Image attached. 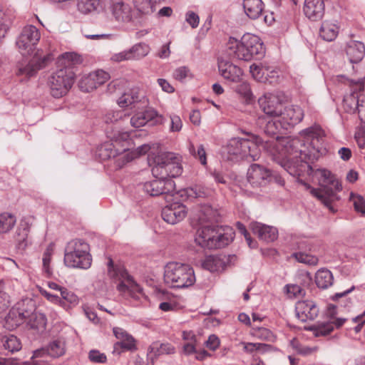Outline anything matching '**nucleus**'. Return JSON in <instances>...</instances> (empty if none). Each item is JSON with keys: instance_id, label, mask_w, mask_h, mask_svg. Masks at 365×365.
I'll use <instances>...</instances> for the list:
<instances>
[{"instance_id": "f257e3e1", "label": "nucleus", "mask_w": 365, "mask_h": 365, "mask_svg": "<svg viewBox=\"0 0 365 365\" xmlns=\"http://www.w3.org/2000/svg\"><path fill=\"white\" fill-rule=\"evenodd\" d=\"M257 124L273 140H263V146L269 149L274 145L279 150L282 159L279 164L292 176H301L310 168V163L317 160L323 153L324 132L319 125H314L301 130L299 138L283 140L277 145L282 130H287L282 120L277 118L267 120L263 115L258 117Z\"/></svg>"}, {"instance_id": "f03ea898", "label": "nucleus", "mask_w": 365, "mask_h": 365, "mask_svg": "<svg viewBox=\"0 0 365 365\" xmlns=\"http://www.w3.org/2000/svg\"><path fill=\"white\" fill-rule=\"evenodd\" d=\"M260 146H263V141L257 135H252L248 138H234L223 147L222 157L231 162L255 161L259 158Z\"/></svg>"}, {"instance_id": "7ed1b4c3", "label": "nucleus", "mask_w": 365, "mask_h": 365, "mask_svg": "<svg viewBox=\"0 0 365 365\" xmlns=\"http://www.w3.org/2000/svg\"><path fill=\"white\" fill-rule=\"evenodd\" d=\"M40 32L33 25L24 26V53L31 56L28 63L24 66V75L29 77L34 76L38 71L45 68L51 61V56L43 53L36 46L40 40Z\"/></svg>"}, {"instance_id": "20e7f679", "label": "nucleus", "mask_w": 365, "mask_h": 365, "mask_svg": "<svg viewBox=\"0 0 365 365\" xmlns=\"http://www.w3.org/2000/svg\"><path fill=\"white\" fill-rule=\"evenodd\" d=\"M108 267L109 276L120 281L117 289L123 297L131 300L134 306L143 304L147 300L142 287L123 267L115 268L111 259L108 262Z\"/></svg>"}, {"instance_id": "39448f33", "label": "nucleus", "mask_w": 365, "mask_h": 365, "mask_svg": "<svg viewBox=\"0 0 365 365\" xmlns=\"http://www.w3.org/2000/svg\"><path fill=\"white\" fill-rule=\"evenodd\" d=\"M62 60L68 61V65L54 72L48 81L51 94L56 98L65 96L72 87L74 74L68 66L79 63L81 58L75 53L68 52L62 54Z\"/></svg>"}, {"instance_id": "423d86ee", "label": "nucleus", "mask_w": 365, "mask_h": 365, "mask_svg": "<svg viewBox=\"0 0 365 365\" xmlns=\"http://www.w3.org/2000/svg\"><path fill=\"white\" fill-rule=\"evenodd\" d=\"M227 53L230 57L248 61L255 57L263 56L264 48L257 36L245 34L240 41L235 38L229 40Z\"/></svg>"}, {"instance_id": "0eeeda50", "label": "nucleus", "mask_w": 365, "mask_h": 365, "mask_svg": "<svg viewBox=\"0 0 365 365\" xmlns=\"http://www.w3.org/2000/svg\"><path fill=\"white\" fill-rule=\"evenodd\" d=\"M234 237L235 231L230 226L202 225L195 240L200 247L212 250L228 245Z\"/></svg>"}, {"instance_id": "6e6552de", "label": "nucleus", "mask_w": 365, "mask_h": 365, "mask_svg": "<svg viewBox=\"0 0 365 365\" xmlns=\"http://www.w3.org/2000/svg\"><path fill=\"white\" fill-rule=\"evenodd\" d=\"M319 184L322 189L312 187L305 181L297 178V182L310 190L311 194L319 200L326 207L332 210L331 201L336 192L342 189L336 178L331 171L327 169H318L316 172ZM299 178V176H297Z\"/></svg>"}, {"instance_id": "1a4fd4ad", "label": "nucleus", "mask_w": 365, "mask_h": 365, "mask_svg": "<svg viewBox=\"0 0 365 365\" xmlns=\"http://www.w3.org/2000/svg\"><path fill=\"white\" fill-rule=\"evenodd\" d=\"M64 264L70 268L88 269L92 263L90 246L83 239L69 241L64 250Z\"/></svg>"}, {"instance_id": "9d476101", "label": "nucleus", "mask_w": 365, "mask_h": 365, "mask_svg": "<svg viewBox=\"0 0 365 365\" xmlns=\"http://www.w3.org/2000/svg\"><path fill=\"white\" fill-rule=\"evenodd\" d=\"M195 280L193 268L187 264L171 262L165 267L164 281L170 287L187 288L192 286Z\"/></svg>"}, {"instance_id": "9b49d317", "label": "nucleus", "mask_w": 365, "mask_h": 365, "mask_svg": "<svg viewBox=\"0 0 365 365\" xmlns=\"http://www.w3.org/2000/svg\"><path fill=\"white\" fill-rule=\"evenodd\" d=\"M182 173L180 155L171 152H165L155 158V165L152 168V174L154 178L173 180L181 175Z\"/></svg>"}, {"instance_id": "f8f14e48", "label": "nucleus", "mask_w": 365, "mask_h": 365, "mask_svg": "<svg viewBox=\"0 0 365 365\" xmlns=\"http://www.w3.org/2000/svg\"><path fill=\"white\" fill-rule=\"evenodd\" d=\"M285 96L282 92L266 93L258 99V104L263 113L269 118H279L282 114Z\"/></svg>"}, {"instance_id": "ddd939ff", "label": "nucleus", "mask_w": 365, "mask_h": 365, "mask_svg": "<svg viewBox=\"0 0 365 365\" xmlns=\"http://www.w3.org/2000/svg\"><path fill=\"white\" fill-rule=\"evenodd\" d=\"M143 189L150 196L173 195L175 190V184L171 179L155 178V179L145 182Z\"/></svg>"}, {"instance_id": "4468645a", "label": "nucleus", "mask_w": 365, "mask_h": 365, "mask_svg": "<svg viewBox=\"0 0 365 365\" xmlns=\"http://www.w3.org/2000/svg\"><path fill=\"white\" fill-rule=\"evenodd\" d=\"M248 182L253 187H259L266 185L272 178V173L269 169L264 165L254 163L252 164L247 173Z\"/></svg>"}, {"instance_id": "2eb2a0df", "label": "nucleus", "mask_w": 365, "mask_h": 365, "mask_svg": "<svg viewBox=\"0 0 365 365\" xmlns=\"http://www.w3.org/2000/svg\"><path fill=\"white\" fill-rule=\"evenodd\" d=\"M24 323L34 339L42 336L46 329V316L40 312L34 311L27 317L24 314Z\"/></svg>"}, {"instance_id": "dca6fc26", "label": "nucleus", "mask_w": 365, "mask_h": 365, "mask_svg": "<svg viewBox=\"0 0 365 365\" xmlns=\"http://www.w3.org/2000/svg\"><path fill=\"white\" fill-rule=\"evenodd\" d=\"M130 125L135 128H140L146 125H155L161 124L163 122V117L158 112L148 108L145 110L135 113L130 120Z\"/></svg>"}, {"instance_id": "f3484780", "label": "nucleus", "mask_w": 365, "mask_h": 365, "mask_svg": "<svg viewBox=\"0 0 365 365\" xmlns=\"http://www.w3.org/2000/svg\"><path fill=\"white\" fill-rule=\"evenodd\" d=\"M110 78L108 73L98 70L82 77L79 87L84 92H90L105 83Z\"/></svg>"}, {"instance_id": "a211bd4d", "label": "nucleus", "mask_w": 365, "mask_h": 365, "mask_svg": "<svg viewBox=\"0 0 365 365\" xmlns=\"http://www.w3.org/2000/svg\"><path fill=\"white\" fill-rule=\"evenodd\" d=\"M187 212L186 207L183 204L174 202L163 207L161 215L166 222L175 225L182 221Z\"/></svg>"}, {"instance_id": "6ab92c4d", "label": "nucleus", "mask_w": 365, "mask_h": 365, "mask_svg": "<svg viewBox=\"0 0 365 365\" xmlns=\"http://www.w3.org/2000/svg\"><path fill=\"white\" fill-rule=\"evenodd\" d=\"M295 312L297 318L303 322L314 320L319 314V309L312 300H300L295 304Z\"/></svg>"}, {"instance_id": "aec40b11", "label": "nucleus", "mask_w": 365, "mask_h": 365, "mask_svg": "<svg viewBox=\"0 0 365 365\" xmlns=\"http://www.w3.org/2000/svg\"><path fill=\"white\" fill-rule=\"evenodd\" d=\"M279 118H280L282 123L288 130L302 120L304 118V111L298 106H284L282 114H280Z\"/></svg>"}, {"instance_id": "412c9836", "label": "nucleus", "mask_w": 365, "mask_h": 365, "mask_svg": "<svg viewBox=\"0 0 365 365\" xmlns=\"http://www.w3.org/2000/svg\"><path fill=\"white\" fill-rule=\"evenodd\" d=\"M346 53L349 62L352 64L354 72H357V66L364 57L365 46L364 44L358 41H350L346 43Z\"/></svg>"}, {"instance_id": "4be33fe9", "label": "nucleus", "mask_w": 365, "mask_h": 365, "mask_svg": "<svg viewBox=\"0 0 365 365\" xmlns=\"http://www.w3.org/2000/svg\"><path fill=\"white\" fill-rule=\"evenodd\" d=\"M110 9L113 17L118 22L128 23L133 19V9L130 5L123 0L113 1Z\"/></svg>"}, {"instance_id": "5701e85b", "label": "nucleus", "mask_w": 365, "mask_h": 365, "mask_svg": "<svg viewBox=\"0 0 365 365\" xmlns=\"http://www.w3.org/2000/svg\"><path fill=\"white\" fill-rule=\"evenodd\" d=\"M303 11L310 21H317L321 20L325 11L324 0H305Z\"/></svg>"}, {"instance_id": "b1692460", "label": "nucleus", "mask_w": 365, "mask_h": 365, "mask_svg": "<svg viewBox=\"0 0 365 365\" xmlns=\"http://www.w3.org/2000/svg\"><path fill=\"white\" fill-rule=\"evenodd\" d=\"M218 69L225 79L232 82H239L242 75V71L240 67L223 59L218 60Z\"/></svg>"}, {"instance_id": "393cba45", "label": "nucleus", "mask_w": 365, "mask_h": 365, "mask_svg": "<svg viewBox=\"0 0 365 365\" xmlns=\"http://www.w3.org/2000/svg\"><path fill=\"white\" fill-rule=\"evenodd\" d=\"M250 228L253 233L258 236L259 240L264 242H273L278 237V230L274 227L253 222L250 224Z\"/></svg>"}, {"instance_id": "a878e982", "label": "nucleus", "mask_w": 365, "mask_h": 365, "mask_svg": "<svg viewBox=\"0 0 365 365\" xmlns=\"http://www.w3.org/2000/svg\"><path fill=\"white\" fill-rule=\"evenodd\" d=\"M340 27V24L337 20L326 19L322 21L319 28V36L326 41H333L339 35Z\"/></svg>"}, {"instance_id": "bb28decb", "label": "nucleus", "mask_w": 365, "mask_h": 365, "mask_svg": "<svg viewBox=\"0 0 365 365\" xmlns=\"http://www.w3.org/2000/svg\"><path fill=\"white\" fill-rule=\"evenodd\" d=\"M23 324V309L19 303L13 307L5 319V327L13 330Z\"/></svg>"}, {"instance_id": "cd10ccee", "label": "nucleus", "mask_w": 365, "mask_h": 365, "mask_svg": "<svg viewBox=\"0 0 365 365\" xmlns=\"http://www.w3.org/2000/svg\"><path fill=\"white\" fill-rule=\"evenodd\" d=\"M197 220L202 225L206 222H217L219 213L209 205H203L196 209Z\"/></svg>"}, {"instance_id": "c85d7f7f", "label": "nucleus", "mask_w": 365, "mask_h": 365, "mask_svg": "<svg viewBox=\"0 0 365 365\" xmlns=\"http://www.w3.org/2000/svg\"><path fill=\"white\" fill-rule=\"evenodd\" d=\"M175 348L168 343L153 342L148 348L147 356L157 359L163 354H170L174 353Z\"/></svg>"}, {"instance_id": "c756f323", "label": "nucleus", "mask_w": 365, "mask_h": 365, "mask_svg": "<svg viewBox=\"0 0 365 365\" xmlns=\"http://www.w3.org/2000/svg\"><path fill=\"white\" fill-rule=\"evenodd\" d=\"M243 8L249 18L257 19L262 14L263 3L262 0H244Z\"/></svg>"}, {"instance_id": "7c9ffc66", "label": "nucleus", "mask_w": 365, "mask_h": 365, "mask_svg": "<svg viewBox=\"0 0 365 365\" xmlns=\"http://www.w3.org/2000/svg\"><path fill=\"white\" fill-rule=\"evenodd\" d=\"M137 158V154L130 150L128 148H118V154L114 157V164L116 169H120L126 163L132 161L133 159Z\"/></svg>"}, {"instance_id": "2f4dec72", "label": "nucleus", "mask_w": 365, "mask_h": 365, "mask_svg": "<svg viewBox=\"0 0 365 365\" xmlns=\"http://www.w3.org/2000/svg\"><path fill=\"white\" fill-rule=\"evenodd\" d=\"M202 267L210 272H221L225 269L226 263L220 256L210 255L203 261Z\"/></svg>"}, {"instance_id": "473e14b6", "label": "nucleus", "mask_w": 365, "mask_h": 365, "mask_svg": "<svg viewBox=\"0 0 365 365\" xmlns=\"http://www.w3.org/2000/svg\"><path fill=\"white\" fill-rule=\"evenodd\" d=\"M208 191L205 187L198 185L184 188L180 191V196L189 200L205 197Z\"/></svg>"}, {"instance_id": "72a5a7b5", "label": "nucleus", "mask_w": 365, "mask_h": 365, "mask_svg": "<svg viewBox=\"0 0 365 365\" xmlns=\"http://www.w3.org/2000/svg\"><path fill=\"white\" fill-rule=\"evenodd\" d=\"M118 150L115 145L110 140V142H105L101 144L96 150V155L102 160L114 158L118 154Z\"/></svg>"}, {"instance_id": "f704fd0d", "label": "nucleus", "mask_w": 365, "mask_h": 365, "mask_svg": "<svg viewBox=\"0 0 365 365\" xmlns=\"http://www.w3.org/2000/svg\"><path fill=\"white\" fill-rule=\"evenodd\" d=\"M334 277L332 273L327 269H320L315 274V282L317 286L321 289H327L332 285Z\"/></svg>"}, {"instance_id": "c9c22d12", "label": "nucleus", "mask_w": 365, "mask_h": 365, "mask_svg": "<svg viewBox=\"0 0 365 365\" xmlns=\"http://www.w3.org/2000/svg\"><path fill=\"white\" fill-rule=\"evenodd\" d=\"M101 0H78L77 10L82 14L87 15L99 11Z\"/></svg>"}, {"instance_id": "e433bc0d", "label": "nucleus", "mask_w": 365, "mask_h": 365, "mask_svg": "<svg viewBox=\"0 0 365 365\" xmlns=\"http://www.w3.org/2000/svg\"><path fill=\"white\" fill-rule=\"evenodd\" d=\"M107 137L115 145L116 148L120 145H121L120 148H128L126 145L130 140V133L128 131L113 130L110 133L107 132Z\"/></svg>"}, {"instance_id": "4c0bfd02", "label": "nucleus", "mask_w": 365, "mask_h": 365, "mask_svg": "<svg viewBox=\"0 0 365 365\" xmlns=\"http://www.w3.org/2000/svg\"><path fill=\"white\" fill-rule=\"evenodd\" d=\"M46 351L51 357H60L66 352L65 342L61 339L53 340L48 344Z\"/></svg>"}, {"instance_id": "58836bf2", "label": "nucleus", "mask_w": 365, "mask_h": 365, "mask_svg": "<svg viewBox=\"0 0 365 365\" xmlns=\"http://www.w3.org/2000/svg\"><path fill=\"white\" fill-rule=\"evenodd\" d=\"M16 217L9 212L0 214V235L9 232L15 225Z\"/></svg>"}, {"instance_id": "ea45409f", "label": "nucleus", "mask_w": 365, "mask_h": 365, "mask_svg": "<svg viewBox=\"0 0 365 365\" xmlns=\"http://www.w3.org/2000/svg\"><path fill=\"white\" fill-rule=\"evenodd\" d=\"M150 46L145 43H138L129 48L132 61L139 60L146 56L150 52Z\"/></svg>"}, {"instance_id": "a19ab883", "label": "nucleus", "mask_w": 365, "mask_h": 365, "mask_svg": "<svg viewBox=\"0 0 365 365\" xmlns=\"http://www.w3.org/2000/svg\"><path fill=\"white\" fill-rule=\"evenodd\" d=\"M135 9L143 14H150L156 10L158 6L152 0H133Z\"/></svg>"}, {"instance_id": "79ce46f5", "label": "nucleus", "mask_w": 365, "mask_h": 365, "mask_svg": "<svg viewBox=\"0 0 365 365\" xmlns=\"http://www.w3.org/2000/svg\"><path fill=\"white\" fill-rule=\"evenodd\" d=\"M291 257L294 258L298 262L307 265L314 266L318 263V258L316 256L309 255L305 252H295L291 255Z\"/></svg>"}, {"instance_id": "37998d69", "label": "nucleus", "mask_w": 365, "mask_h": 365, "mask_svg": "<svg viewBox=\"0 0 365 365\" xmlns=\"http://www.w3.org/2000/svg\"><path fill=\"white\" fill-rule=\"evenodd\" d=\"M250 71L253 78L257 81L267 83L269 81L268 78L265 76L266 68L253 63L250 66Z\"/></svg>"}, {"instance_id": "c03bdc74", "label": "nucleus", "mask_w": 365, "mask_h": 365, "mask_svg": "<svg viewBox=\"0 0 365 365\" xmlns=\"http://www.w3.org/2000/svg\"><path fill=\"white\" fill-rule=\"evenodd\" d=\"M54 250V245L51 243L45 250L43 255V271L48 276H50L52 274L51 269L50 267V262L51 259V256L53 255Z\"/></svg>"}, {"instance_id": "a18cd8bd", "label": "nucleus", "mask_w": 365, "mask_h": 365, "mask_svg": "<svg viewBox=\"0 0 365 365\" xmlns=\"http://www.w3.org/2000/svg\"><path fill=\"white\" fill-rule=\"evenodd\" d=\"M190 153L193 155L195 159H197L202 165H207L206 151L203 145L200 144L195 148L191 145L189 148Z\"/></svg>"}, {"instance_id": "49530a36", "label": "nucleus", "mask_w": 365, "mask_h": 365, "mask_svg": "<svg viewBox=\"0 0 365 365\" xmlns=\"http://www.w3.org/2000/svg\"><path fill=\"white\" fill-rule=\"evenodd\" d=\"M115 349L118 347L122 348L124 350L133 351L137 349L135 344V340L130 334L126 337L123 338V340L118 341L115 344Z\"/></svg>"}, {"instance_id": "de8ad7c7", "label": "nucleus", "mask_w": 365, "mask_h": 365, "mask_svg": "<svg viewBox=\"0 0 365 365\" xmlns=\"http://www.w3.org/2000/svg\"><path fill=\"white\" fill-rule=\"evenodd\" d=\"M12 20L13 18L10 14L4 13V16L1 17L0 21V43L2 39L5 38Z\"/></svg>"}, {"instance_id": "09e8293b", "label": "nucleus", "mask_w": 365, "mask_h": 365, "mask_svg": "<svg viewBox=\"0 0 365 365\" xmlns=\"http://www.w3.org/2000/svg\"><path fill=\"white\" fill-rule=\"evenodd\" d=\"M4 346L9 351L14 352L21 349V344L16 336L10 335L6 337V340L4 341Z\"/></svg>"}, {"instance_id": "8fccbe9b", "label": "nucleus", "mask_w": 365, "mask_h": 365, "mask_svg": "<svg viewBox=\"0 0 365 365\" xmlns=\"http://www.w3.org/2000/svg\"><path fill=\"white\" fill-rule=\"evenodd\" d=\"M350 201L353 203L354 210L357 212L361 215L365 214V200L362 196L351 193Z\"/></svg>"}, {"instance_id": "3c124183", "label": "nucleus", "mask_w": 365, "mask_h": 365, "mask_svg": "<svg viewBox=\"0 0 365 365\" xmlns=\"http://www.w3.org/2000/svg\"><path fill=\"white\" fill-rule=\"evenodd\" d=\"M284 290L289 297L297 298L304 295V290L298 284H287Z\"/></svg>"}, {"instance_id": "603ef678", "label": "nucleus", "mask_w": 365, "mask_h": 365, "mask_svg": "<svg viewBox=\"0 0 365 365\" xmlns=\"http://www.w3.org/2000/svg\"><path fill=\"white\" fill-rule=\"evenodd\" d=\"M235 91L237 93L242 96L247 100H250L252 98V93L250 88V86L247 82H241L237 86Z\"/></svg>"}, {"instance_id": "864d4df0", "label": "nucleus", "mask_w": 365, "mask_h": 365, "mask_svg": "<svg viewBox=\"0 0 365 365\" xmlns=\"http://www.w3.org/2000/svg\"><path fill=\"white\" fill-rule=\"evenodd\" d=\"M190 76V71L187 66L178 67L173 72V78L180 82L184 81L187 77Z\"/></svg>"}, {"instance_id": "5fc2aeb1", "label": "nucleus", "mask_w": 365, "mask_h": 365, "mask_svg": "<svg viewBox=\"0 0 365 365\" xmlns=\"http://www.w3.org/2000/svg\"><path fill=\"white\" fill-rule=\"evenodd\" d=\"M89 359L93 363H105L107 360V357L105 354L101 353L98 350H91L88 354Z\"/></svg>"}, {"instance_id": "6e6d98bb", "label": "nucleus", "mask_w": 365, "mask_h": 365, "mask_svg": "<svg viewBox=\"0 0 365 365\" xmlns=\"http://www.w3.org/2000/svg\"><path fill=\"white\" fill-rule=\"evenodd\" d=\"M59 292L61 294V299H63L71 304H75L77 302V296L72 292L68 291L66 288L62 287Z\"/></svg>"}, {"instance_id": "4d7b16f0", "label": "nucleus", "mask_w": 365, "mask_h": 365, "mask_svg": "<svg viewBox=\"0 0 365 365\" xmlns=\"http://www.w3.org/2000/svg\"><path fill=\"white\" fill-rule=\"evenodd\" d=\"M185 21L192 28L195 29L199 26L200 17L192 11H188L185 14Z\"/></svg>"}, {"instance_id": "13d9d810", "label": "nucleus", "mask_w": 365, "mask_h": 365, "mask_svg": "<svg viewBox=\"0 0 365 365\" xmlns=\"http://www.w3.org/2000/svg\"><path fill=\"white\" fill-rule=\"evenodd\" d=\"M125 115L123 111H110L108 112L105 116V122L106 123H113L120 120Z\"/></svg>"}, {"instance_id": "bf43d9fd", "label": "nucleus", "mask_w": 365, "mask_h": 365, "mask_svg": "<svg viewBox=\"0 0 365 365\" xmlns=\"http://www.w3.org/2000/svg\"><path fill=\"white\" fill-rule=\"evenodd\" d=\"M110 59L111 61L118 63L124 61H132L129 49L124 50L117 53H114L111 56Z\"/></svg>"}, {"instance_id": "052dcab7", "label": "nucleus", "mask_w": 365, "mask_h": 365, "mask_svg": "<svg viewBox=\"0 0 365 365\" xmlns=\"http://www.w3.org/2000/svg\"><path fill=\"white\" fill-rule=\"evenodd\" d=\"M205 346L212 351L217 349L220 344V341L218 336L215 334L210 335L207 340L205 342Z\"/></svg>"}, {"instance_id": "680f3d73", "label": "nucleus", "mask_w": 365, "mask_h": 365, "mask_svg": "<svg viewBox=\"0 0 365 365\" xmlns=\"http://www.w3.org/2000/svg\"><path fill=\"white\" fill-rule=\"evenodd\" d=\"M237 227L240 232H241V234H242L245 236L249 247L251 248L255 247L257 243L251 240L250 234L246 230L245 225L242 223L238 222H237Z\"/></svg>"}, {"instance_id": "e2e57ef3", "label": "nucleus", "mask_w": 365, "mask_h": 365, "mask_svg": "<svg viewBox=\"0 0 365 365\" xmlns=\"http://www.w3.org/2000/svg\"><path fill=\"white\" fill-rule=\"evenodd\" d=\"M182 126V120L178 115H170V130L172 132H178L181 130Z\"/></svg>"}, {"instance_id": "0e129e2a", "label": "nucleus", "mask_w": 365, "mask_h": 365, "mask_svg": "<svg viewBox=\"0 0 365 365\" xmlns=\"http://www.w3.org/2000/svg\"><path fill=\"white\" fill-rule=\"evenodd\" d=\"M344 102L345 103H349L350 109L353 111H355L356 109L358 108L359 106L358 96L355 93H352L349 96L344 97Z\"/></svg>"}, {"instance_id": "69168bd1", "label": "nucleus", "mask_w": 365, "mask_h": 365, "mask_svg": "<svg viewBox=\"0 0 365 365\" xmlns=\"http://www.w3.org/2000/svg\"><path fill=\"white\" fill-rule=\"evenodd\" d=\"M83 36L88 38L91 40H100V39H106V40H113L115 38V35L111 34H86L83 30Z\"/></svg>"}, {"instance_id": "338daca9", "label": "nucleus", "mask_w": 365, "mask_h": 365, "mask_svg": "<svg viewBox=\"0 0 365 365\" xmlns=\"http://www.w3.org/2000/svg\"><path fill=\"white\" fill-rule=\"evenodd\" d=\"M132 96L129 92L123 93L118 100V105L122 108H126L132 105Z\"/></svg>"}, {"instance_id": "774afa93", "label": "nucleus", "mask_w": 365, "mask_h": 365, "mask_svg": "<svg viewBox=\"0 0 365 365\" xmlns=\"http://www.w3.org/2000/svg\"><path fill=\"white\" fill-rule=\"evenodd\" d=\"M38 289L41 294L43 295L48 301L55 304L61 303V298L59 296L51 294L40 287H38Z\"/></svg>"}]
</instances>
